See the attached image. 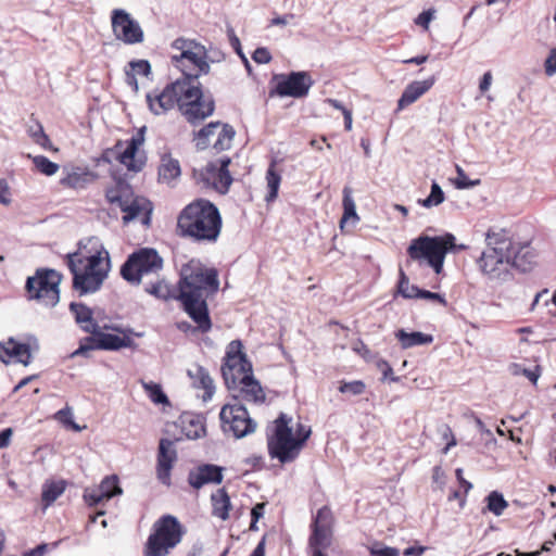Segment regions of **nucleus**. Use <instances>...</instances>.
<instances>
[{
  "mask_svg": "<svg viewBox=\"0 0 556 556\" xmlns=\"http://www.w3.org/2000/svg\"><path fill=\"white\" fill-rule=\"evenodd\" d=\"M85 250L86 245L80 241L78 251L66 255L73 289L80 296L99 291L111 267L109 252L103 247L94 252Z\"/></svg>",
  "mask_w": 556,
  "mask_h": 556,
  "instance_id": "20e7f679",
  "label": "nucleus"
},
{
  "mask_svg": "<svg viewBox=\"0 0 556 556\" xmlns=\"http://www.w3.org/2000/svg\"><path fill=\"white\" fill-rule=\"evenodd\" d=\"M516 252H520V262L526 264L529 270L533 263L534 254L530 251L528 245L516 248Z\"/></svg>",
  "mask_w": 556,
  "mask_h": 556,
  "instance_id": "13d9d810",
  "label": "nucleus"
},
{
  "mask_svg": "<svg viewBox=\"0 0 556 556\" xmlns=\"http://www.w3.org/2000/svg\"><path fill=\"white\" fill-rule=\"evenodd\" d=\"M291 420V417L281 413L275 420V432L267 442L270 457L277 458L281 464L293 462L302 450L289 426Z\"/></svg>",
  "mask_w": 556,
  "mask_h": 556,
  "instance_id": "6e6552de",
  "label": "nucleus"
},
{
  "mask_svg": "<svg viewBox=\"0 0 556 556\" xmlns=\"http://www.w3.org/2000/svg\"><path fill=\"white\" fill-rule=\"evenodd\" d=\"M252 59L258 64H266L270 62L271 55L266 48H257L253 52Z\"/></svg>",
  "mask_w": 556,
  "mask_h": 556,
  "instance_id": "052dcab7",
  "label": "nucleus"
},
{
  "mask_svg": "<svg viewBox=\"0 0 556 556\" xmlns=\"http://www.w3.org/2000/svg\"><path fill=\"white\" fill-rule=\"evenodd\" d=\"M185 532L177 517L163 515L153 523L144 546V556H167L181 542Z\"/></svg>",
  "mask_w": 556,
  "mask_h": 556,
  "instance_id": "0eeeda50",
  "label": "nucleus"
},
{
  "mask_svg": "<svg viewBox=\"0 0 556 556\" xmlns=\"http://www.w3.org/2000/svg\"><path fill=\"white\" fill-rule=\"evenodd\" d=\"M70 311L83 331L92 334L100 329L98 321L93 318L92 309L87 305L72 302L70 304Z\"/></svg>",
  "mask_w": 556,
  "mask_h": 556,
  "instance_id": "b1692460",
  "label": "nucleus"
},
{
  "mask_svg": "<svg viewBox=\"0 0 556 556\" xmlns=\"http://www.w3.org/2000/svg\"><path fill=\"white\" fill-rule=\"evenodd\" d=\"M13 434L12 428H5L0 432V448L8 447Z\"/></svg>",
  "mask_w": 556,
  "mask_h": 556,
  "instance_id": "774afa93",
  "label": "nucleus"
},
{
  "mask_svg": "<svg viewBox=\"0 0 556 556\" xmlns=\"http://www.w3.org/2000/svg\"><path fill=\"white\" fill-rule=\"evenodd\" d=\"M64 485L62 483L52 482L46 484L42 490L41 498L46 506L51 505L62 493Z\"/></svg>",
  "mask_w": 556,
  "mask_h": 556,
  "instance_id": "37998d69",
  "label": "nucleus"
},
{
  "mask_svg": "<svg viewBox=\"0 0 556 556\" xmlns=\"http://www.w3.org/2000/svg\"><path fill=\"white\" fill-rule=\"evenodd\" d=\"M434 77H429L425 80H415L406 86L401 98L397 101V110H403L404 108L416 102L421 96H424L433 85Z\"/></svg>",
  "mask_w": 556,
  "mask_h": 556,
  "instance_id": "4be33fe9",
  "label": "nucleus"
},
{
  "mask_svg": "<svg viewBox=\"0 0 556 556\" xmlns=\"http://www.w3.org/2000/svg\"><path fill=\"white\" fill-rule=\"evenodd\" d=\"M189 81L188 79H177L167 85L160 93L154 96L148 93L147 102L151 112L160 115L174 109L176 104L180 109Z\"/></svg>",
  "mask_w": 556,
  "mask_h": 556,
  "instance_id": "4468645a",
  "label": "nucleus"
},
{
  "mask_svg": "<svg viewBox=\"0 0 556 556\" xmlns=\"http://www.w3.org/2000/svg\"><path fill=\"white\" fill-rule=\"evenodd\" d=\"M144 390L148 392L149 397L155 404H167L168 399L163 392L160 384L154 382H142Z\"/></svg>",
  "mask_w": 556,
  "mask_h": 556,
  "instance_id": "c03bdc74",
  "label": "nucleus"
},
{
  "mask_svg": "<svg viewBox=\"0 0 556 556\" xmlns=\"http://www.w3.org/2000/svg\"><path fill=\"white\" fill-rule=\"evenodd\" d=\"M163 268V258L156 250L141 248L132 252L121 267L122 277L131 285H139L143 276L157 274Z\"/></svg>",
  "mask_w": 556,
  "mask_h": 556,
  "instance_id": "1a4fd4ad",
  "label": "nucleus"
},
{
  "mask_svg": "<svg viewBox=\"0 0 556 556\" xmlns=\"http://www.w3.org/2000/svg\"><path fill=\"white\" fill-rule=\"evenodd\" d=\"M394 336L400 342L401 348L404 350L419 345H427L433 342V337L431 334L420 331L407 332L404 329H399Z\"/></svg>",
  "mask_w": 556,
  "mask_h": 556,
  "instance_id": "bb28decb",
  "label": "nucleus"
},
{
  "mask_svg": "<svg viewBox=\"0 0 556 556\" xmlns=\"http://www.w3.org/2000/svg\"><path fill=\"white\" fill-rule=\"evenodd\" d=\"M235 135L236 130L233 127L229 124L223 123L222 127L217 130L215 140L213 141V148L217 152L230 149Z\"/></svg>",
  "mask_w": 556,
  "mask_h": 556,
  "instance_id": "c756f323",
  "label": "nucleus"
},
{
  "mask_svg": "<svg viewBox=\"0 0 556 556\" xmlns=\"http://www.w3.org/2000/svg\"><path fill=\"white\" fill-rule=\"evenodd\" d=\"M222 366V375L228 390L237 393L232 394L235 403L240 400L245 402L262 404L266 395L261 383L253 377L252 364L242 352L240 340L231 341L226 351V356Z\"/></svg>",
  "mask_w": 556,
  "mask_h": 556,
  "instance_id": "7ed1b4c3",
  "label": "nucleus"
},
{
  "mask_svg": "<svg viewBox=\"0 0 556 556\" xmlns=\"http://www.w3.org/2000/svg\"><path fill=\"white\" fill-rule=\"evenodd\" d=\"M35 167L47 176H52L59 170V165L43 155L31 156Z\"/></svg>",
  "mask_w": 556,
  "mask_h": 556,
  "instance_id": "79ce46f5",
  "label": "nucleus"
},
{
  "mask_svg": "<svg viewBox=\"0 0 556 556\" xmlns=\"http://www.w3.org/2000/svg\"><path fill=\"white\" fill-rule=\"evenodd\" d=\"M134 341L129 337H119L113 333L101 332L100 329L91 337L85 338L79 348L72 353V357L84 355L93 350L117 351L122 348L132 346Z\"/></svg>",
  "mask_w": 556,
  "mask_h": 556,
  "instance_id": "dca6fc26",
  "label": "nucleus"
},
{
  "mask_svg": "<svg viewBox=\"0 0 556 556\" xmlns=\"http://www.w3.org/2000/svg\"><path fill=\"white\" fill-rule=\"evenodd\" d=\"M0 203L3 205H9L11 203L10 189L4 179H0Z\"/></svg>",
  "mask_w": 556,
  "mask_h": 556,
  "instance_id": "e2e57ef3",
  "label": "nucleus"
},
{
  "mask_svg": "<svg viewBox=\"0 0 556 556\" xmlns=\"http://www.w3.org/2000/svg\"><path fill=\"white\" fill-rule=\"evenodd\" d=\"M440 433L442 435V438L444 440H448L447 443H446V446L443 448V454H446L451 447L455 446L456 445V440L452 433V430L448 426L446 425H443L441 428H440Z\"/></svg>",
  "mask_w": 556,
  "mask_h": 556,
  "instance_id": "4d7b16f0",
  "label": "nucleus"
},
{
  "mask_svg": "<svg viewBox=\"0 0 556 556\" xmlns=\"http://www.w3.org/2000/svg\"><path fill=\"white\" fill-rule=\"evenodd\" d=\"M276 161H273L266 172V182L268 193L266 195V201L271 202L278 195L279 186L281 182V175L276 170Z\"/></svg>",
  "mask_w": 556,
  "mask_h": 556,
  "instance_id": "473e14b6",
  "label": "nucleus"
},
{
  "mask_svg": "<svg viewBox=\"0 0 556 556\" xmlns=\"http://www.w3.org/2000/svg\"><path fill=\"white\" fill-rule=\"evenodd\" d=\"M432 17H433V12L432 11H430V10L429 11H424V12H421L418 15V17L416 20V24L422 26L426 29H428L429 23L431 22Z\"/></svg>",
  "mask_w": 556,
  "mask_h": 556,
  "instance_id": "69168bd1",
  "label": "nucleus"
},
{
  "mask_svg": "<svg viewBox=\"0 0 556 556\" xmlns=\"http://www.w3.org/2000/svg\"><path fill=\"white\" fill-rule=\"evenodd\" d=\"M343 216L341 218V228H343L344 224L352 219L353 224L358 220V216L356 213V205L354 199L352 197V190L349 187L343 189Z\"/></svg>",
  "mask_w": 556,
  "mask_h": 556,
  "instance_id": "f704fd0d",
  "label": "nucleus"
},
{
  "mask_svg": "<svg viewBox=\"0 0 556 556\" xmlns=\"http://www.w3.org/2000/svg\"><path fill=\"white\" fill-rule=\"evenodd\" d=\"M227 36H228L229 42H230L231 47L233 48V50L243 60L245 66L248 68H250V63H249L248 59L244 56V54L242 52L240 40L237 37V35H236V33H235V30H233V28L231 26L227 27Z\"/></svg>",
  "mask_w": 556,
  "mask_h": 556,
  "instance_id": "3c124183",
  "label": "nucleus"
},
{
  "mask_svg": "<svg viewBox=\"0 0 556 556\" xmlns=\"http://www.w3.org/2000/svg\"><path fill=\"white\" fill-rule=\"evenodd\" d=\"M220 421L224 432L242 439L256 430L257 424L241 403H228L222 407Z\"/></svg>",
  "mask_w": 556,
  "mask_h": 556,
  "instance_id": "f8f14e48",
  "label": "nucleus"
},
{
  "mask_svg": "<svg viewBox=\"0 0 556 556\" xmlns=\"http://www.w3.org/2000/svg\"><path fill=\"white\" fill-rule=\"evenodd\" d=\"M98 488L103 493L105 501L111 500L115 495L122 494V489L118 485V478L115 475L105 477Z\"/></svg>",
  "mask_w": 556,
  "mask_h": 556,
  "instance_id": "ea45409f",
  "label": "nucleus"
},
{
  "mask_svg": "<svg viewBox=\"0 0 556 556\" xmlns=\"http://www.w3.org/2000/svg\"><path fill=\"white\" fill-rule=\"evenodd\" d=\"M198 43L192 40H187L185 38H177L173 42V48L179 50L180 53L187 50H191L192 46H197Z\"/></svg>",
  "mask_w": 556,
  "mask_h": 556,
  "instance_id": "680f3d73",
  "label": "nucleus"
},
{
  "mask_svg": "<svg viewBox=\"0 0 556 556\" xmlns=\"http://www.w3.org/2000/svg\"><path fill=\"white\" fill-rule=\"evenodd\" d=\"M217 181L214 182V186L219 192L225 193L228 191L232 178L229 174V170H216Z\"/></svg>",
  "mask_w": 556,
  "mask_h": 556,
  "instance_id": "09e8293b",
  "label": "nucleus"
},
{
  "mask_svg": "<svg viewBox=\"0 0 556 556\" xmlns=\"http://www.w3.org/2000/svg\"><path fill=\"white\" fill-rule=\"evenodd\" d=\"M108 199L111 203H117L121 210L125 213L123 216L124 224H128L139 216L141 211L146 210L150 204L142 198H136L131 201L125 199L123 195H110Z\"/></svg>",
  "mask_w": 556,
  "mask_h": 556,
  "instance_id": "5701e85b",
  "label": "nucleus"
},
{
  "mask_svg": "<svg viewBox=\"0 0 556 556\" xmlns=\"http://www.w3.org/2000/svg\"><path fill=\"white\" fill-rule=\"evenodd\" d=\"M456 173L457 177L453 179V184L456 189L463 190V189H470L476 186H479L481 180L480 179H469L465 173V170L459 166L456 165Z\"/></svg>",
  "mask_w": 556,
  "mask_h": 556,
  "instance_id": "a18cd8bd",
  "label": "nucleus"
},
{
  "mask_svg": "<svg viewBox=\"0 0 556 556\" xmlns=\"http://www.w3.org/2000/svg\"><path fill=\"white\" fill-rule=\"evenodd\" d=\"M144 130L146 127L140 128L127 142L126 149L118 155V161L128 169L134 172H140L144 165V161L142 159H136L138 149L144 141Z\"/></svg>",
  "mask_w": 556,
  "mask_h": 556,
  "instance_id": "412c9836",
  "label": "nucleus"
},
{
  "mask_svg": "<svg viewBox=\"0 0 556 556\" xmlns=\"http://www.w3.org/2000/svg\"><path fill=\"white\" fill-rule=\"evenodd\" d=\"M485 500L486 509L495 516L503 515L504 510L508 507V502L504 498L503 494L497 491H492Z\"/></svg>",
  "mask_w": 556,
  "mask_h": 556,
  "instance_id": "e433bc0d",
  "label": "nucleus"
},
{
  "mask_svg": "<svg viewBox=\"0 0 556 556\" xmlns=\"http://www.w3.org/2000/svg\"><path fill=\"white\" fill-rule=\"evenodd\" d=\"M218 289V273L215 268H207L197 260L181 267L177 300L202 332H207L212 327L206 298Z\"/></svg>",
  "mask_w": 556,
  "mask_h": 556,
  "instance_id": "f257e3e1",
  "label": "nucleus"
},
{
  "mask_svg": "<svg viewBox=\"0 0 556 556\" xmlns=\"http://www.w3.org/2000/svg\"><path fill=\"white\" fill-rule=\"evenodd\" d=\"M417 298L429 300V301H438L442 305H446V300L444 299V296L442 294L435 293V292H431V291H428V290L419 289Z\"/></svg>",
  "mask_w": 556,
  "mask_h": 556,
  "instance_id": "bf43d9fd",
  "label": "nucleus"
},
{
  "mask_svg": "<svg viewBox=\"0 0 556 556\" xmlns=\"http://www.w3.org/2000/svg\"><path fill=\"white\" fill-rule=\"evenodd\" d=\"M56 418L62 421L63 424H66L68 426H71L74 430L76 431H79L80 430V427L78 425H76L74 421H73V414H72V410L71 408L68 407H65L63 409H60L58 413H56Z\"/></svg>",
  "mask_w": 556,
  "mask_h": 556,
  "instance_id": "864d4df0",
  "label": "nucleus"
},
{
  "mask_svg": "<svg viewBox=\"0 0 556 556\" xmlns=\"http://www.w3.org/2000/svg\"><path fill=\"white\" fill-rule=\"evenodd\" d=\"M311 433H312V430L309 427H307L303 424H298L294 438H295V441L300 444L301 448L303 447L304 443L309 438Z\"/></svg>",
  "mask_w": 556,
  "mask_h": 556,
  "instance_id": "6e6d98bb",
  "label": "nucleus"
},
{
  "mask_svg": "<svg viewBox=\"0 0 556 556\" xmlns=\"http://www.w3.org/2000/svg\"><path fill=\"white\" fill-rule=\"evenodd\" d=\"M223 471L220 466L203 464L189 472L188 482L197 490L208 483L219 484L224 478Z\"/></svg>",
  "mask_w": 556,
  "mask_h": 556,
  "instance_id": "aec40b11",
  "label": "nucleus"
},
{
  "mask_svg": "<svg viewBox=\"0 0 556 556\" xmlns=\"http://www.w3.org/2000/svg\"><path fill=\"white\" fill-rule=\"evenodd\" d=\"M215 110V102L211 94H204L200 83L189 81L180 111L191 124H198L211 116Z\"/></svg>",
  "mask_w": 556,
  "mask_h": 556,
  "instance_id": "9b49d317",
  "label": "nucleus"
},
{
  "mask_svg": "<svg viewBox=\"0 0 556 556\" xmlns=\"http://www.w3.org/2000/svg\"><path fill=\"white\" fill-rule=\"evenodd\" d=\"M334 517L328 506H323L313 517L308 547H329L332 542Z\"/></svg>",
  "mask_w": 556,
  "mask_h": 556,
  "instance_id": "f3484780",
  "label": "nucleus"
},
{
  "mask_svg": "<svg viewBox=\"0 0 556 556\" xmlns=\"http://www.w3.org/2000/svg\"><path fill=\"white\" fill-rule=\"evenodd\" d=\"M455 236L445 233L443 236H419L412 240L407 248V254L413 261H425L433 268L435 274H440L447 252L465 250V244H456Z\"/></svg>",
  "mask_w": 556,
  "mask_h": 556,
  "instance_id": "423d86ee",
  "label": "nucleus"
},
{
  "mask_svg": "<svg viewBox=\"0 0 556 556\" xmlns=\"http://www.w3.org/2000/svg\"><path fill=\"white\" fill-rule=\"evenodd\" d=\"M172 63L182 72L185 76L182 79L190 81L192 79V83H199V76L210 72V64L206 62V51L199 43L192 46L191 50L172 55Z\"/></svg>",
  "mask_w": 556,
  "mask_h": 556,
  "instance_id": "ddd939ff",
  "label": "nucleus"
},
{
  "mask_svg": "<svg viewBox=\"0 0 556 556\" xmlns=\"http://www.w3.org/2000/svg\"><path fill=\"white\" fill-rule=\"evenodd\" d=\"M486 248L477 260L481 274L490 281L503 283L511 278V269L528 271L526 264L520 262V252L507 236L505 229H490L485 233Z\"/></svg>",
  "mask_w": 556,
  "mask_h": 556,
  "instance_id": "f03ea898",
  "label": "nucleus"
},
{
  "mask_svg": "<svg viewBox=\"0 0 556 556\" xmlns=\"http://www.w3.org/2000/svg\"><path fill=\"white\" fill-rule=\"evenodd\" d=\"M544 71L548 77L556 74V48H553L544 62Z\"/></svg>",
  "mask_w": 556,
  "mask_h": 556,
  "instance_id": "5fc2aeb1",
  "label": "nucleus"
},
{
  "mask_svg": "<svg viewBox=\"0 0 556 556\" xmlns=\"http://www.w3.org/2000/svg\"><path fill=\"white\" fill-rule=\"evenodd\" d=\"M131 72L138 75L148 76L151 73V65L147 60H136L129 63Z\"/></svg>",
  "mask_w": 556,
  "mask_h": 556,
  "instance_id": "603ef678",
  "label": "nucleus"
},
{
  "mask_svg": "<svg viewBox=\"0 0 556 556\" xmlns=\"http://www.w3.org/2000/svg\"><path fill=\"white\" fill-rule=\"evenodd\" d=\"M370 556H400V552L395 547L386 546L381 542H375L368 547Z\"/></svg>",
  "mask_w": 556,
  "mask_h": 556,
  "instance_id": "49530a36",
  "label": "nucleus"
},
{
  "mask_svg": "<svg viewBox=\"0 0 556 556\" xmlns=\"http://www.w3.org/2000/svg\"><path fill=\"white\" fill-rule=\"evenodd\" d=\"M177 229L180 236L194 241L215 242L222 229L219 211L207 200H195L180 212Z\"/></svg>",
  "mask_w": 556,
  "mask_h": 556,
  "instance_id": "39448f33",
  "label": "nucleus"
},
{
  "mask_svg": "<svg viewBox=\"0 0 556 556\" xmlns=\"http://www.w3.org/2000/svg\"><path fill=\"white\" fill-rule=\"evenodd\" d=\"M84 500L89 506H96L105 501V497L99 488H93L85 490Z\"/></svg>",
  "mask_w": 556,
  "mask_h": 556,
  "instance_id": "8fccbe9b",
  "label": "nucleus"
},
{
  "mask_svg": "<svg viewBox=\"0 0 556 556\" xmlns=\"http://www.w3.org/2000/svg\"><path fill=\"white\" fill-rule=\"evenodd\" d=\"M11 344H9V340L5 343L0 342V361L8 365L10 364V349Z\"/></svg>",
  "mask_w": 556,
  "mask_h": 556,
  "instance_id": "338daca9",
  "label": "nucleus"
},
{
  "mask_svg": "<svg viewBox=\"0 0 556 556\" xmlns=\"http://www.w3.org/2000/svg\"><path fill=\"white\" fill-rule=\"evenodd\" d=\"M400 279L397 283V292L405 299H415L418 296L419 288L410 285L409 279L402 268H400Z\"/></svg>",
  "mask_w": 556,
  "mask_h": 556,
  "instance_id": "a19ab883",
  "label": "nucleus"
},
{
  "mask_svg": "<svg viewBox=\"0 0 556 556\" xmlns=\"http://www.w3.org/2000/svg\"><path fill=\"white\" fill-rule=\"evenodd\" d=\"M182 431L188 439H199L204 432V426L199 418L192 416H186L181 419Z\"/></svg>",
  "mask_w": 556,
  "mask_h": 556,
  "instance_id": "c9c22d12",
  "label": "nucleus"
},
{
  "mask_svg": "<svg viewBox=\"0 0 556 556\" xmlns=\"http://www.w3.org/2000/svg\"><path fill=\"white\" fill-rule=\"evenodd\" d=\"M27 134L33 139V141L39 144L41 148H51V141L46 135L42 125L38 121H35L34 124L28 126Z\"/></svg>",
  "mask_w": 556,
  "mask_h": 556,
  "instance_id": "4c0bfd02",
  "label": "nucleus"
},
{
  "mask_svg": "<svg viewBox=\"0 0 556 556\" xmlns=\"http://www.w3.org/2000/svg\"><path fill=\"white\" fill-rule=\"evenodd\" d=\"M365 383L361 380H354L350 382H343L339 387V391L341 393H346L351 395H359L365 391Z\"/></svg>",
  "mask_w": 556,
  "mask_h": 556,
  "instance_id": "de8ad7c7",
  "label": "nucleus"
},
{
  "mask_svg": "<svg viewBox=\"0 0 556 556\" xmlns=\"http://www.w3.org/2000/svg\"><path fill=\"white\" fill-rule=\"evenodd\" d=\"M10 361L14 358L17 363L28 366L31 363V351L29 344L15 341L13 338L9 339Z\"/></svg>",
  "mask_w": 556,
  "mask_h": 556,
  "instance_id": "2f4dec72",
  "label": "nucleus"
},
{
  "mask_svg": "<svg viewBox=\"0 0 556 556\" xmlns=\"http://www.w3.org/2000/svg\"><path fill=\"white\" fill-rule=\"evenodd\" d=\"M275 79H277V85L275 90L270 91V96L277 94L281 98H304L314 85L311 74L304 71L276 75Z\"/></svg>",
  "mask_w": 556,
  "mask_h": 556,
  "instance_id": "2eb2a0df",
  "label": "nucleus"
},
{
  "mask_svg": "<svg viewBox=\"0 0 556 556\" xmlns=\"http://www.w3.org/2000/svg\"><path fill=\"white\" fill-rule=\"evenodd\" d=\"M93 178V174L89 170L75 168L61 179V184L73 189H83L90 184Z\"/></svg>",
  "mask_w": 556,
  "mask_h": 556,
  "instance_id": "c85d7f7f",
  "label": "nucleus"
},
{
  "mask_svg": "<svg viewBox=\"0 0 556 556\" xmlns=\"http://www.w3.org/2000/svg\"><path fill=\"white\" fill-rule=\"evenodd\" d=\"M177 458L175 441L161 439L156 457V477L164 485L169 486L172 484L170 472Z\"/></svg>",
  "mask_w": 556,
  "mask_h": 556,
  "instance_id": "6ab92c4d",
  "label": "nucleus"
},
{
  "mask_svg": "<svg viewBox=\"0 0 556 556\" xmlns=\"http://www.w3.org/2000/svg\"><path fill=\"white\" fill-rule=\"evenodd\" d=\"M181 168L179 161L173 159L169 154H164L161 157V164L159 166V180L174 186V182L180 177Z\"/></svg>",
  "mask_w": 556,
  "mask_h": 556,
  "instance_id": "a878e982",
  "label": "nucleus"
},
{
  "mask_svg": "<svg viewBox=\"0 0 556 556\" xmlns=\"http://www.w3.org/2000/svg\"><path fill=\"white\" fill-rule=\"evenodd\" d=\"M223 123L220 122H211L206 126L202 127L195 135L197 148L198 149H206L212 141L215 140L218 128H220Z\"/></svg>",
  "mask_w": 556,
  "mask_h": 556,
  "instance_id": "7c9ffc66",
  "label": "nucleus"
},
{
  "mask_svg": "<svg viewBox=\"0 0 556 556\" xmlns=\"http://www.w3.org/2000/svg\"><path fill=\"white\" fill-rule=\"evenodd\" d=\"M61 274L54 269H38L34 277H28L26 290L30 299H35L47 307H54L60 301Z\"/></svg>",
  "mask_w": 556,
  "mask_h": 556,
  "instance_id": "9d476101",
  "label": "nucleus"
},
{
  "mask_svg": "<svg viewBox=\"0 0 556 556\" xmlns=\"http://www.w3.org/2000/svg\"><path fill=\"white\" fill-rule=\"evenodd\" d=\"M188 376L191 378L192 386L194 388L204 390L203 400H211L214 394L215 387L207 370L204 367L197 365L192 369H188Z\"/></svg>",
  "mask_w": 556,
  "mask_h": 556,
  "instance_id": "393cba45",
  "label": "nucleus"
},
{
  "mask_svg": "<svg viewBox=\"0 0 556 556\" xmlns=\"http://www.w3.org/2000/svg\"><path fill=\"white\" fill-rule=\"evenodd\" d=\"M212 505H213V515L215 517L220 518L222 520H227L229 518V509L231 507L230 497L225 489H218L211 496Z\"/></svg>",
  "mask_w": 556,
  "mask_h": 556,
  "instance_id": "cd10ccee",
  "label": "nucleus"
},
{
  "mask_svg": "<svg viewBox=\"0 0 556 556\" xmlns=\"http://www.w3.org/2000/svg\"><path fill=\"white\" fill-rule=\"evenodd\" d=\"M444 199L445 197L442 188L438 182L433 181L430 194L426 199H419L418 203L426 208H431L443 203Z\"/></svg>",
  "mask_w": 556,
  "mask_h": 556,
  "instance_id": "58836bf2",
  "label": "nucleus"
},
{
  "mask_svg": "<svg viewBox=\"0 0 556 556\" xmlns=\"http://www.w3.org/2000/svg\"><path fill=\"white\" fill-rule=\"evenodd\" d=\"M146 292L161 300L177 299L176 290L165 280H157L146 287Z\"/></svg>",
  "mask_w": 556,
  "mask_h": 556,
  "instance_id": "72a5a7b5",
  "label": "nucleus"
},
{
  "mask_svg": "<svg viewBox=\"0 0 556 556\" xmlns=\"http://www.w3.org/2000/svg\"><path fill=\"white\" fill-rule=\"evenodd\" d=\"M229 164H230L229 157H222L219 160V167H217L213 163H210V164H207L206 169L210 174L215 175L216 170H228Z\"/></svg>",
  "mask_w": 556,
  "mask_h": 556,
  "instance_id": "0e129e2a",
  "label": "nucleus"
},
{
  "mask_svg": "<svg viewBox=\"0 0 556 556\" xmlns=\"http://www.w3.org/2000/svg\"><path fill=\"white\" fill-rule=\"evenodd\" d=\"M112 28L116 38L125 43L134 45L143 40V31L139 23L123 9L113 10Z\"/></svg>",
  "mask_w": 556,
  "mask_h": 556,
  "instance_id": "a211bd4d",
  "label": "nucleus"
}]
</instances>
